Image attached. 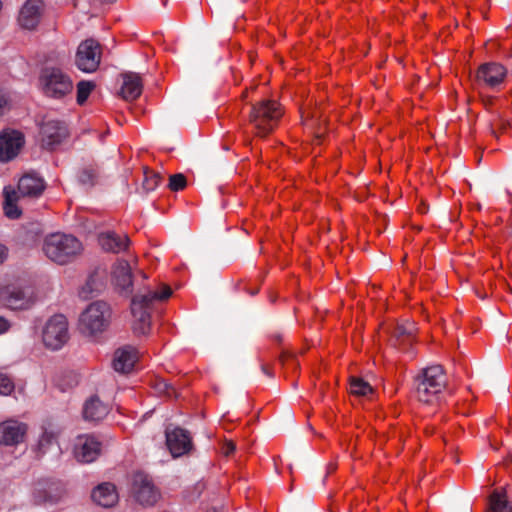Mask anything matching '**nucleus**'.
Here are the masks:
<instances>
[{"mask_svg": "<svg viewBox=\"0 0 512 512\" xmlns=\"http://www.w3.org/2000/svg\"><path fill=\"white\" fill-rule=\"evenodd\" d=\"M109 413V408L97 396L91 397L86 401L83 408V415L86 420L100 421Z\"/></svg>", "mask_w": 512, "mask_h": 512, "instance_id": "393cba45", "label": "nucleus"}, {"mask_svg": "<svg viewBox=\"0 0 512 512\" xmlns=\"http://www.w3.org/2000/svg\"><path fill=\"white\" fill-rule=\"evenodd\" d=\"M14 390V383L12 380L0 373V395H9Z\"/></svg>", "mask_w": 512, "mask_h": 512, "instance_id": "72a5a7b5", "label": "nucleus"}, {"mask_svg": "<svg viewBox=\"0 0 512 512\" xmlns=\"http://www.w3.org/2000/svg\"><path fill=\"white\" fill-rule=\"evenodd\" d=\"M208 512H219V511H218V510H216V509H211V510H209Z\"/></svg>", "mask_w": 512, "mask_h": 512, "instance_id": "37998d69", "label": "nucleus"}, {"mask_svg": "<svg viewBox=\"0 0 512 512\" xmlns=\"http://www.w3.org/2000/svg\"><path fill=\"white\" fill-rule=\"evenodd\" d=\"M39 81L43 93L54 99L64 98L72 92L74 87L71 77L58 67L44 68Z\"/></svg>", "mask_w": 512, "mask_h": 512, "instance_id": "423d86ee", "label": "nucleus"}, {"mask_svg": "<svg viewBox=\"0 0 512 512\" xmlns=\"http://www.w3.org/2000/svg\"><path fill=\"white\" fill-rule=\"evenodd\" d=\"M186 184V177L179 173L170 176L168 187L172 191H180L186 187Z\"/></svg>", "mask_w": 512, "mask_h": 512, "instance_id": "473e14b6", "label": "nucleus"}, {"mask_svg": "<svg viewBox=\"0 0 512 512\" xmlns=\"http://www.w3.org/2000/svg\"><path fill=\"white\" fill-rule=\"evenodd\" d=\"M141 275H142V277H143L144 279H146V278H147V276H146V274H145V273L141 272Z\"/></svg>", "mask_w": 512, "mask_h": 512, "instance_id": "79ce46f5", "label": "nucleus"}, {"mask_svg": "<svg viewBox=\"0 0 512 512\" xmlns=\"http://www.w3.org/2000/svg\"><path fill=\"white\" fill-rule=\"evenodd\" d=\"M489 512H512V507L503 492L495 491L490 496Z\"/></svg>", "mask_w": 512, "mask_h": 512, "instance_id": "cd10ccee", "label": "nucleus"}, {"mask_svg": "<svg viewBox=\"0 0 512 512\" xmlns=\"http://www.w3.org/2000/svg\"><path fill=\"white\" fill-rule=\"evenodd\" d=\"M282 115L283 110L278 102L264 99L252 106L250 123L259 136H266L277 126Z\"/></svg>", "mask_w": 512, "mask_h": 512, "instance_id": "20e7f679", "label": "nucleus"}, {"mask_svg": "<svg viewBox=\"0 0 512 512\" xmlns=\"http://www.w3.org/2000/svg\"><path fill=\"white\" fill-rule=\"evenodd\" d=\"M77 103L83 105L88 99L89 95L95 88V84L92 81L82 80L78 82L77 86Z\"/></svg>", "mask_w": 512, "mask_h": 512, "instance_id": "c756f323", "label": "nucleus"}, {"mask_svg": "<svg viewBox=\"0 0 512 512\" xmlns=\"http://www.w3.org/2000/svg\"><path fill=\"white\" fill-rule=\"evenodd\" d=\"M40 135L42 145L48 149H53L68 136V128L60 120L47 118L41 125Z\"/></svg>", "mask_w": 512, "mask_h": 512, "instance_id": "9b49d317", "label": "nucleus"}, {"mask_svg": "<svg viewBox=\"0 0 512 512\" xmlns=\"http://www.w3.org/2000/svg\"><path fill=\"white\" fill-rule=\"evenodd\" d=\"M0 303L12 310H23L33 304V298L30 289L8 284L0 287Z\"/></svg>", "mask_w": 512, "mask_h": 512, "instance_id": "1a4fd4ad", "label": "nucleus"}, {"mask_svg": "<svg viewBox=\"0 0 512 512\" xmlns=\"http://www.w3.org/2000/svg\"><path fill=\"white\" fill-rule=\"evenodd\" d=\"M112 280L122 291L127 293L131 292L133 284L132 267L127 260H118L113 265Z\"/></svg>", "mask_w": 512, "mask_h": 512, "instance_id": "a211bd4d", "label": "nucleus"}, {"mask_svg": "<svg viewBox=\"0 0 512 512\" xmlns=\"http://www.w3.org/2000/svg\"><path fill=\"white\" fill-rule=\"evenodd\" d=\"M110 319V306L106 302L95 301L80 314L78 328L85 335H97L107 329Z\"/></svg>", "mask_w": 512, "mask_h": 512, "instance_id": "39448f33", "label": "nucleus"}, {"mask_svg": "<svg viewBox=\"0 0 512 512\" xmlns=\"http://www.w3.org/2000/svg\"><path fill=\"white\" fill-rule=\"evenodd\" d=\"M7 256L6 248L3 245H0V263L4 261Z\"/></svg>", "mask_w": 512, "mask_h": 512, "instance_id": "ea45409f", "label": "nucleus"}, {"mask_svg": "<svg viewBox=\"0 0 512 512\" xmlns=\"http://www.w3.org/2000/svg\"><path fill=\"white\" fill-rule=\"evenodd\" d=\"M127 235H120L115 232H105L99 235V244L105 251L119 253L124 251L129 245Z\"/></svg>", "mask_w": 512, "mask_h": 512, "instance_id": "5701e85b", "label": "nucleus"}, {"mask_svg": "<svg viewBox=\"0 0 512 512\" xmlns=\"http://www.w3.org/2000/svg\"><path fill=\"white\" fill-rule=\"evenodd\" d=\"M20 196L18 195L17 191L10 188L4 189V213L5 215L10 219H17L21 215V210L17 206V201L19 200Z\"/></svg>", "mask_w": 512, "mask_h": 512, "instance_id": "bb28decb", "label": "nucleus"}, {"mask_svg": "<svg viewBox=\"0 0 512 512\" xmlns=\"http://www.w3.org/2000/svg\"><path fill=\"white\" fill-rule=\"evenodd\" d=\"M222 451L223 453L226 455V456H229L230 454H232L234 451H235V445L233 442H226L223 447H222Z\"/></svg>", "mask_w": 512, "mask_h": 512, "instance_id": "e433bc0d", "label": "nucleus"}, {"mask_svg": "<svg viewBox=\"0 0 512 512\" xmlns=\"http://www.w3.org/2000/svg\"><path fill=\"white\" fill-rule=\"evenodd\" d=\"M101 443L92 435H82L77 438L74 454L78 461L91 463L99 456Z\"/></svg>", "mask_w": 512, "mask_h": 512, "instance_id": "dca6fc26", "label": "nucleus"}, {"mask_svg": "<svg viewBox=\"0 0 512 512\" xmlns=\"http://www.w3.org/2000/svg\"><path fill=\"white\" fill-rule=\"evenodd\" d=\"M45 190L44 180L35 173L22 176L18 182V195L23 197H38Z\"/></svg>", "mask_w": 512, "mask_h": 512, "instance_id": "6ab92c4d", "label": "nucleus"}, {"mask_svg": "<svg viewBox=\"0 0 512 512\" xmlns=\"http://www.w3.org/2000/svg\"><path fill=\"white\" fill-rule=\"evenodd\" d=\"M142 82L138 74H123V83L121 86V95L126 100H135L142 93Z\"/></svg>", "mask_w": 512, "mask_h": 512, "instance_id": "b1692460", "label": "nucleus"}, {"mask_svg": "<svg viewBox=\"0 0 512 512\" xmlns=\"http://www.w3.org/2000/svg\"><path fill=\"white\" fill-rule=\"evenodd\" d=\"M44 12L42 0H27L19 14V24L25 29H34L40 22Z\"/></svg>", "mask_w": 512, "mask_h": 512, "instance_id": "f3484780", "label": "nucleus"}, {"mask_svg": "<svg viewBox=\"0 0 512 512\" xmlns=\"http://www.w3.org/2000/svg\"><path fill=\"white\" fill-rule=\"evenodd\" d=\"M27 425L15 419H8L0 423V444L16 446L22 443L27 433Z\"/></svg>", "mask_w": 512, "mask_h": 512, "instance_id": "ddd939ff", "label": "nucleus"}, {"mask_svg": "<svg viewBox=\"0 0 512 512\" xmlns=\"http://www.w3.org/2000/svg\"><path fill=\"white\" fill-rule=\"evenodd\" d=\"M137 361V352L133 347L126 346L114 354L113 367L117 372L129 373Z\"/></svg>", "mask_w": 512, "mask_h": 512, "instance_id": "4be33fe9", "label": "nucleus"}, {"mask_svg": "<svg viewBox=\"0 0 512 512\" xmlns=\"http://www.w3.org/2000/svg\"><path fill=\"white\" fill-rule=\"evenodd\" d=\"M158 390L162 393H165L168 397L176 396L174 387L166 382H160L158 384Z\"/></svg>", "mask_w": 512, "mask_h": 512, "instance_id": "f704fd0d", "label": "nucleus"}, {"mask_svg": "<svg viewBox=\"0 0 512 512\" xmlns=\"http://www.w3.org/2000/svg\"><path fill=\"white\" fill-rule=\"evenodd\" d=\"M24 144L23 134L16 130H4L0 134V161L13 159Z\"/></svg>", "mask_w": 512, "mask_h": 512, "instance_id": "2eb2a0df", "label": "nucleus"}, {"mask_svg": "<svg viewBox=\"0 0 512 512\" xmlns=\"http://www.w3.org/2000/svg\"><path fill=\"white\" fill-rule=\"evenodd\" d=\"M67 494L61 481L41 480L34 489L33 497L37 504L53 505L60 502Z\"/></svg>", "mask_w": 512, "mask_h": 512, "instance_id": "9d476101", "label": "nucleus"}, {"mask_svg": "<svg viewBox=\"0 0 512 512\" xmlns=\"http://www.w3.org/2000/svg\"><path fill=\"white\" fill-rule=\"evenodd\" d=\"M59 435V429L52 423H46L41 427L36 449L39 455L47 452L51 445L56 443Z\"/></svg>", "mask_w": 512, "mask_h": 512, "instance_id": "a878e982", "label": "nucleus"}, {"mask_svg": "<svg viewBox=\"0 0 512 512\" xmlns=\"http://www.w3.org/2000/svg\"><path fill=\"white\" fill-rule=\"evenodd\" d=\"M162 177L159 173L154 171L145 170L142 187L146 192L154 191L160 184Z\"/></svg>", "mask_w": 512, "mask_h": 512, "instance_id": "7c9ffc66", "label": "nucleus"}, {"mask_svg": "<svg viewBox=\"0 0 512 512\" xmlns=\"http://www.w3.org/2000/svg\"><path fill=\"white\" fill-rule=\"evenodd\" d=\"M91 497L96 504L105 508L114 506L118 501L116 487L109 482L99 484L92 491Z\"/></svg>", "mask_w": 512, "mask_h": 512, "instance_id": "412c9836", "label": "nucleus"}, {"mask_svg": "<svg viewBox=\"0 0 512 512\" xmlns=\"http://www.w3.org/2000/svg\"><path fill=\"white\" fill-rule=\"evenodd\" d=\"M412 331H413V325H410V326H409V327H407V328H406V327H404V326H399V327L397 328L396 333H397V335H398V336H400V335H405V334L410 335V334L412 333Z\"/></svg>", "mask_w": 512, "mask_h": 512, "instance_id": "4c0bfd02", "label": "nucleus"}, {"mask_svg": "<svg viewBox=\"0 0 512 512\" xmlns=\"http://www.w3.org/2000/svg\"><path fill=\"white\" fill-rule=\"evenodd\" d=\"M69 339L68 321L62 314L51 316L43 326L42 341L46 348L56 351Z\"/></svg>", "mask_w": 512, "mask_h": 512, "instance_id": "0eeeda50", "label": "nucleus"}, {"mask_svg": "<svg viewBox=\"0 0 512 512\" xmlns=\"http://www.w3.org/2000/svg\"><path fill=\"white\" fill-rule=\"evenodd\" d=\"M262 370L265 374L270 375V372L267 370V368L263 365Z\"/></svg>", "mask_w": 512, "mask_h": 512, "instance_id": "a19ab883", "label": "nucleus"}, {"mask_svg": "<svg viewBox=\"0 0 512 512\" xmlns=\"http://www.w3.org/2000/svg\"><path fill=\"white\" fill-rule=\"evenodd\" d=\"M101 54L100 44L94 39H86L77 48L75 65L82 72H95L99 67Z\"/></svg>", "mask_w": 512, "mask_h": 512, "instance_id": "6e6552de", "label": "nucleus"}, {"mask_svg": "<svg viewBox=\"0 0 512 512\" xmlns=\"http://www.w3.org/2000/svg\"><path fill=\"white\" fill-rule=\"evenodd\" d=\"M132 490L136 500L142 505H153L159 497L151 479L142 472L134 474Z\"/></svg>", "mask_w": 512, "mask_h": 512, "instance_id": "f8f14e48", "label": "nucleus"}, {"mask_svg": "<svg viewBox=\"0 0 512 512\" xmlns=\"http://www.w3.org/2000/svg\"><path fill=\"white\" fill-rule=\"evenodd\" d=\"M10 101L6 93L0 90V115L9 109Z\"/></svg>", "mask_w": 512, "mask_h": 512, "instance_id": "c9c22d12", "label": "nucleus"}, {"mask_svg": "<svg viewBox=\"0 0 512 512\" xmlns=\"http://www.w3.org/2000/svg\"><path fill=\"white\" fill-rule=\"evenodd\" d=\"M98 176L94 167H85L79 172V181L84 185H93Z\"/></svg>", "mask_w": 512, "mask_h": 512, "instance_id": "2f4dec72", "label": "nucleus"}, {"mask_svg": "<svg viewBox=\"0 0 512 512\" xmlns=\"http://www.w3.org/2000/svg\"><path fill=\"white\" fill-rule=\"evenodd\" d=\"M350 393L355 396L366 397L373 393L372 386L360 377H350Z\"/></svg>", "mask_w": 512, "mask_h": 512, "instance_id": "c85d7f7f", "label": "nucleus"}, {"mask_svg": "<svg viewBox=\"0 0 512 512\" xmlns=\"http://www.w3.org/2000/svg\"><path fill=\"white\" fill-rule=\"evenodd\" d=\"M172 290L162 285L157 290L147 289L137 293L131 300V313L133 317L132 329L134 334L147 335L151 329V312L156 302L168 299Z\"/></svg>", "mask_w": 512, "mask_h": 512, "instance_id": "f257e3e1", "label": "nucleus"}, {"mask_svg": "<svg viewBox=\"0 0 512 512\" xmlns=\"http://www.w3.org/2000/svg\"><path fill=\"white\" fill-rule=\"evenodd\" d=\"M9 327V322L4 317H0V334L5 333Z\"/></svg>", "mask_w": 512, "mask_h": 512, "instance_id": "58836bf2", "label": "nucleus"}, {"mask_svg": "<svg viewBox=\"0 0 512 512\" xmlns=\"http://www.w3.org/2000/svg\"><path fill=\"white\" fill-rule=\"evenodd\" d=\"M166 444L173 457H180L188 453L192 448L189 433L179 427L166 429Z\"/></svg>", "mask_w": 512, "mask_h": 512, "instance_id": "4468645a", "label": "nucleus"}, {"mask_svg": "<svg viewBox=\"0 0 512 512\" xmlns=\"http://www.w3.org/2000/svg\"><path fill=\"white\" fill-rule=\"evenodd\" d=\"M505 75V67L498 63L484 64L477 72V78L490 87H494L502 83Z\"/></svg>", "mask_w": 512, "mask_h": 512, "instance_id": "aec40b11", "label": "nucleus"}, {"mask_svg": "<svg viewBox=\"0 0 512 512\" xmlns=\"http://www.w3.org/2000/svg\"><path fill=\"white\" fill-rule=\"evenodd\" d=\"M82 250V243L70 234L53 233L48 235L43 243L45 255L60 265L72 262Z\"/></svg>", "mask_w": 512, "mask_h": 512, "instance_id": "7ed1b4c3", "label": "nucleus"}, {"mask_svg": "<svg viewBox=\"0 0 512 512\" xmlns=\"http://www.w3.org/2000/svg\"><path fill=\"white\" fill-rule=\"evenodd\" d=\"M445 386L446 376L440 365L423 368L414 378L415 396L425 404L438 403Z\"/></svg>", "mask_w": 512, "mask_h": 512, "instance_id": "f03ea898", "label": "nucleus"}]
</instances>
